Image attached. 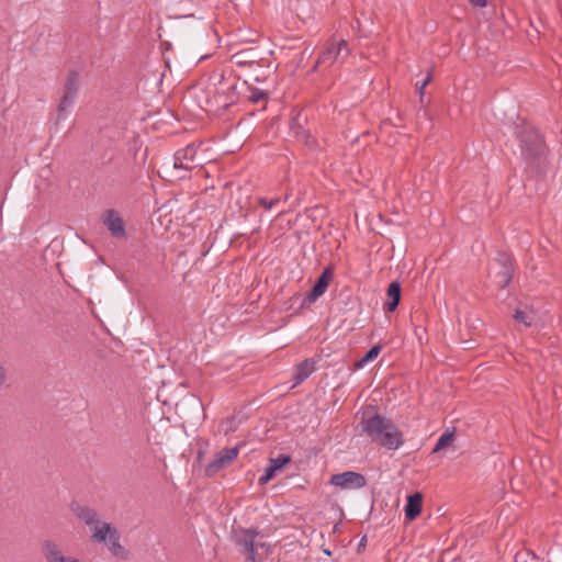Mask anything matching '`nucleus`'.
<instances>
[{"mask_svg":"<svg viewBox=\"0 0 562 562\" xmlns=\"http://www.w3.org/2000/svg\"><path fill=\"white\" fill-rule=\"evenodd\" d=\"M360 425L363 434L384 448L396 450L403 445L402 432L390 418L383 415L364 411Z\"/></svg>","mask_w":562,"mask_h":562,"instance_id":"nucleus-1","label":"nucleus"},{"mask_svg":"<svg viewBox=\"0 0 562 562\" xmlns=\"http://www.w3.org/2000/svg\"><path fill=\"white\" fill-rule=\"evenodd\" d=\"M214 90L209 88L207 102L214 108V110H226L232 104L237 102L241 89L238 88V82L235 78H225L224 75L213 78Z\"/></svg>","mask_w":562,"mask_h":562,"instance_id":"nucleus-2","label":"nucleus"},{"mask_svg":"<svg viewBox=\"0 0 562 562\" xmlns=\"http://www.w3.org/2000/svg\"><path fill=\"white\" fill-rule=\"evenodd\" d=\"M515 133L520 143L522 158L529 164L541 159L544 155L546 146L538 131L533 126L522 122L520 125L516 126Z\"/></svg>","mask_w":562,"mask_h":562,"instance_id":"nucleus-3","label":"nucleus"},{"mask_svg":"<svg viewBox=\"0 0 562 562\" xmlns=\"http://www.w3.org/2000/svg\"><path fill=\"white\" fill-rule=\"evenodd\" d=\"M258 537L259 532L251 528L235 532V543L247 561L256 562L260 550L265 552V555L270 553V544L258 540Z\"/></svg>","mask_w":562,"mask_h":562,"instance_id":"nucleus-4","label":"nucleus"},{"mask_svg":"<svg viewBox=\"0 0 562 562\" xmlns=\"http://www.w3.org/2000/svg\"><path fill=\"white\" fill-rule=\"evenodd\" d=\"M514 268L512 257L507 254H498L488 266V277L501 289L506 288L513 278Z\"/></svg>","mask_w":562,"mask_h":562,"instance_id":"nucleus-5","label":"nucleus"},{"mask_svg":"<svg viewBox=\"0 0 562 562\" xmlns=\"http://www.w3.org/2000/svg\"><path fill=\"white\" fill-rule=\"evenodd\" d=\"M350 55V48L345 40L330 38L326 44L325 49L322 52L313 68V71L324 64H344Z\"/></svg>","mask_w":562,"mask_h":562,"instance_id":"nucleus-6","label":"nucleus"},{"mask_svg":"<svg viewBox=\"0 0 562 562\" xmlns=\"http://www.w3.org/2000/svg\"><path fill=\"white\" fill-rule=\"evenodd\" d=\"M329 483L341 490H359L366 486L364 475L353 471H346L331 475Z\"/></svg>","mask_w":562,"mask_h":562,"instance_id":"nucleus-7","label":"nucleus"},{"mask_svg":"<svg viewBox=\"0 0 562 562\" xmlns=\"http://www.w3.org/2000/svg\"><path fill=\"white\" fill-rule=\"evenodd\" d=\"M198 148L199 146L191 143L184 148L177 150L173 156V167L190 171L194 167L200 166V161L196 160Z\"/></svg>","mask_w":562,"mask_h":562,"instance_id":"nucleus-8","label":"nucleus"},{"mask_svg":"<svg viewBox=\"0 0 562 562\" xmlns=\"http://www.w3.org/2000/svg\"><path fill=\"white\" fill-rule=\"evenodd\" d=\"M238 456V448L232 447V448H225L221 450L213 461H211L206 468L205 472L207 475H213L218 470H221L223 467L229 464L232 461H234Z\"/></svg>","mask_w":562,"mask_h":562,"instance_id":"nucleus-9","label":"nucleus"},{"mask_svg":"<svg viewBox=\"0 0 562 562\" xmlns=\"http://www.w3.org/2000/svg\"><path fill=\"white\" fill-rule=\"evenodd\" d=\"M102 222L110 231L111 235L116 238L125 237L126 231L124 222L115 210H108L102 215Z\"/></svg>","mask_w":562,"mask_h":562,"instance_id":"nucleus-10","label":"nucleus"},{"mask_svg":"<svg viewBox=\"0 0 562 562\" xmlns=\"http://www.w3.org/2000/svg\"><path fill=\"white\" fill-rule=\"evenodd\" d=\"M43 554L46 562H82L76 557L65 555L59 546L50 540L43 543Z\"/></svg>","mask_w":562,"mask_h":562,"instance_id":"nucleus-11","label":"nucleus"},{"mask_svg":"<svg viewBox=\"0 0 562 562\" xmlns=\"http://www.w3.org/2000/svg\"><path fill=\"white\" fill-rule=\"evenodd\" d=\"M256 48H248L235 53L232 56V63L237 67H260V56Z\"/></svg>","mask_w":562,"mask_h":562,"instance_id":"nucleus-12","label":"nucleus"},{"mask_svg":"<svg viewBox=\"0 0 562 562\" xmlns=\"http://www.w3.org/2000/svg\"><path fill=\"white\" fill-rule=\"evenodd\" d=\"M80 87L79 74L76 70H70L65 79L61 88L60 98L75 102Z\"/></svg>","mask_w":562,"mask_h":562,"instance_id":"nucleus-13","label":"nucleus"},{"mask_svg":"<svg viewBox=\"0 0 562 562\" xmlns=\"http://www.w3.org/2000/svg\"><path fill=\"white\" fill-rule=\"evenodd\" d=\"M70 509L76 517L85 522L89 528L99 522V514L95 509L89 506L72 503Z\"/></svg>","mask_w":562,"mask_h":562,"instance_id":"nucleus-14","label":"nucleus"},{"mask_svg":"<svg viewBox=\"0 0 562 562\" xmlns=\"http://www.w3.org/2000/svg\"><path fill=\"white\" fill-rule=\"evenodd\" d=\"M330 278L331 271L330 269L326 268L315 282L310 294L307 295V300L310 302H315L319 296H322L326 292Z\"/></svg>","mask_w":562,"mask_h":562,"instance_id":"nucleus-15","label":"nucleus"},{"mask_svg":"<svg viewBox=\"0 0 562 562\" xmlns=\"http://www.w3.org/2000/svg\"><path fill=\"white\" fill-rule=\"evenodd\" d=\"M91 538L94 542H104L108 539L110 540L112 533L117 532V530L110 522H98L90 527Z\"/></svg>","mask_w":562,"mask_h":562,"instance_id":"nucleus-16","label":"nucleus"},{"mask_svg":"<svg viewBox=\"0 0 562 562\" xmlns=\"http://www.w3.org/2000/svg\"><path fill=\"white\" fill-rule=\"evenodd\" d=\"M316 361L313 359H305L295 367L293 374V386L301 384L315 371Z\"/></svg>","mask_w":562,"mask_h":562,"instance_id":"nucleus-17","label":"nucleus"},{"mask_svg":"<svg viewBox=\"0 0 562 562\" xmlns=\"http://www.w3.org/2000/svg\"><path fill=\"white\" fill-rule=\"evenodd\" d=\"M423 496L420 493H415L407 497L405 505V517L407 520H414L422 512Z\"/></svg>","mask_w":562,"mask_h":562,"instance_id":"nucleus-18","label":"nucleus"},{"mask_svg":"<svg viewBox=\"0 0 562 562\" xmlns=\"http://www.w3.org/2000/svg\"><path fill=\"white\" fill-rule=\"evenodd\" d=\"M401 300V284L396 281L391 282L387 289V302L384 304V311L392 313L396 310Z\"/></svg>","mask_w":562,"mask_h":562,"instance_id":"nucleus-19","label":"nucleus"},{"mask_svg":"<svg viewBox=\"0 0 562 562\" xmlns=\"http://www.w3.org/2000/svg\"><path fill=\"white\" fill-rule=\"evenodd\" d=\"M75 102L67 100V98H59L56 113V124L65 121L74 106Z\"/></svg>","mask_w":562,"mask_h":562,"instance_id":"nucleus-20","label":"nucleus"},{"mask_svg":"<svg viewBox=\"0 0 562 562\" xmlns=\"http://www.w3.org/2000/svg\"><path fill=\"white\" fill-rule=\"evenodd\" d=\"M119 540H120V535L117 532L112 533V537L109 540L110 541L109 550L112 553V555H114L117 559L123 560L127 557V552L124 549V547L121 546Z\"/></svg>","mask_w":562,"mask_h":562,"instance_id":"nucleus-21","label":"nucleus"},{"mask_svg":"<svg viewBox=\"0 0 562 562\" xmlns=\"http://www.w3.org/2000/svg\"><path fill=\"white\" fill-rule=\"evenodd\" d=\"M240 89L247 90L248 93L246 97L252 103H258L267 97V93L263 90L255 87H248L247 81H243V83L240 85Z\"/></svg>","mask_w":562,"mask_h":562,"instance_id":"nucleus-22","label":"nucleus"},{"mask_svg":"<svg viewBox=\"0 0 562 562\" xmlns=\"http://www.w3.org/2000/svg\"><path fill=\"white\" fill-rule=\"evenodd\" d=\"M454 429H447L437 440L432 452L436 453L447 447H449L453 441Z\"/></svg>","mask_w":562,"mask_h":562,"instance_id":"nucleus-23","label":"nucleus"},{"mask_svg":"<svg viewBox=\"0 0 562 562\" xmlns=\"http://www.w3.org/2000/svg\"><path fill=\"white\" fill-rule=\"evenodd\" d=\"M514 319L524 324L526 327H529L533 324L535 315L532 312L516 310L514 313Z\"/></svg>","mask_w":562,"mask_h":562,"instance_id":"nucleus-24","label":"nucleus"},{"mask_svg":"<svg viewBox=\"0 0 562 562\" xmlns=\"http://www.w3.org/2000/svg\"><path fill=\"white\" fill-rule=\"evenodd\" d=\"M381 346H373L356 364L357 368H363L367 363L373 361L380 353Z\"/></svg>","mask_w":562,"mask_h":562,"instance_id":"nucleus-25","label":"nucleus"},{"mask_svg":"<svg viewBox=\"0 0 562 562\" xmlns=\"http://www.w3.org/2000/svg\"><path fill=\"white\" fill-rule=\"evenodd\" d=\"M291 462V457L288 454H279L276 458H271L269 465L277 472L281 468H283L285 464Z\"/></svg>","mask_w":562,"mask_h":562,"instance_id":"nucleus-26","label":"nucleus"},{"mask_svg":"<svg viewBox=\"0 0 562 562\" xmlns=\"http://www.w3.org/2000/svg\"><path fill=\"white\" fill-rule=\"evenodd\" d=\"M281 201L280 198H274V199H266V198H259L258 199V203L260 206H262L265 210H272L277 204H279Z\"/></svg>","mask_w":562,"mask_h":562,"instance_id":"nucleus-27","label":"nucleus"},{"mask_svg":"<svg viewBox=\"0 0 562 562\" xmlns=\"http://www.w3.org/2000/svg\"><path fill=\"white\" fill-rule=\"evenodd\" d=\"M276 471L270 465H268L265 470V473L259 477V484L268 483Z\"/></svg>","mask_w":562,"mask_h":562,"instance_id":"nucleus-28","label":"nucleus"},{"mask_svg":"<svg viewBox=\"0 0 562 562\" xmlns=\"http://www.w3.org/2000/svg\"><path fill=\"white\" fill-rule=\"evenodd\" d=\"M473 7L476 8H484L486 7L487 1L486 0H468Z\"/></svg>","mask_w":562,"mask_h":562,"instance_id":"nucleus-29","label":"nucleus"},{"mask_svg":"<svg viewBox=\"0 0 562 562\" xmlns=\"http://www.w3.org/2000/svg\"><path fill=\"white\" fill-rule=\"evenodd\" d=\"M430 80H431V75H430V74H428V75L426 76V78H425L423 81L417 82V83H416V86H423V87H426V86L430 82Z\"/></svg>","mask_w":562,"mask_h":562,"instance_id":"nucleus-30","label":"nucleus"},{"mask_svg":"<svg viewBox=\"0 0 562 562\" xmlns=\"http://www.w3.org/2000/svg\"><path fill=\"white\" fill-rule=\"evenodd\" d=\"M5 382V372L3 368L0 366V385L4 384Z\"/></svg>","mask_w":562,"mask_h":562,"instance_id":"nucleus-31","label":"nucleus"},{"mask_svg":"<svg viewBox=\"0 0 562 562\" xmlns=\"http://www.w3.org/2000/svg\"><path fill=\"white\" fill-rule=\"evenodd\" d=\"M416 88H417L418 94H419V97H420V99H422V98L424 97V94H425V88H426V87H423V86H416Z\"/></svg>","mask_w":562,"mask_h":562,"instance_id":"nucleus-32","label":"nucleus"},{"mask_svg":"<svg viewBox=\"0 0 562 562\" xmlns=\"http://www.w3.org/2000/svg\"><path fill=\"white\" fill-rule=\"evenodd\" d=\"M515 562H527V561L522 560V554L521 553H517L515 555Z\"/></svg>","mask_w":562,"mask_h":562,"instance_id":"nucleus-33","label":"nucleus"},{"mask_svg":"<svg viewBox=\"0 0 562 562\" xmlns=\"http://www.w3.org/2000/svg\"><path fill=\"white\" fill-rule=\"evenodd\" d=\"M415 333H416V335L420 334L419 328H415Z\"/></svg>","mask_w":562,"mask_h":562,"instance_id":"nucleus-34","label":"nucleus"},{"mask_svg":"<svg viewBox=\"0 0 562 562\" xmlns=\"http://www.w3.org/2000/svg\"><path fill=\"white\" fill-rule=\"evenodd\" d=\"M415 333H416V335L420 334L419 328H415Z\"/></svg>","mask_w":562,"mask_h":562,"instance_id":"nucleus-35","label":"nucleus"}]
</instances>
